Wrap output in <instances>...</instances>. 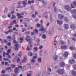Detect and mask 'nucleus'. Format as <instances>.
I'll return each mask as SVG.
<instances>
[{
	"label": "nucleus",
	"instance_id": "680f3d73",
	"mask_svg": "<svg viewBox=\"0 0 76 76\" xmlns=\"http://www.w3.org/2000/svg\"><path fill=\"white\" fill-rule=\"evenodd\" d=\"M54 11L55 12H57V10H56V7H54Z\"/></svg>",
	"mask_w": 76,
	"mask_h": 76
},
{
	"label": "nucleus",
	"instance_id": "de8ad7c7",
	"mask_svg": "<svg viewBox=\"0 0 76 76\" xmlns=\"http://www.w3.org/2000/svg\"><path fill=\"white\" fill-rule=\"evenodd\" d=\"M64 20L65 21H66V22H68V19H67V18L66 17L65 18H64Z\"/></svg>",
	"mask_w": 76,
	"mask_h": 76
},
{
	"label": "nucleus",
	"instance_id": "4d7b16f0",
	"mask_svg": "<svg viewBox=\"0 0 76 76\" xmlns=\"http://www.w3.org/2000/svg\"><path fill=\"white\" fill-rule=\"evenodd\" d=\"M26 69V65H24L23 66V70H25V69Z\"/></svg>",
	"mask_w": 76,
	"mask_h": 76
},
{
	"label": "nucleus",
	"instance_id": "ddd939ff",
	"mask_svg": "<svg viewBox=\"0 0 76 76\" xmlns=\"http://www.w3.org/2000/svg\"><path fill=\"white\" fill-rule=\"evenodd\" d=\"M64 17V16L61 14H59L58 15V18L59 19H61V18H63Z\"/></svg>",
	"mask_w": 76,
	"mask_h": 76
},
{
	"label": "nucleus",
	"instance_id": "f03ea898",
	"mask_svg": "<svg viewBox=\"0 0 76 76\" xmlns=\"http://www.w3.org/2000/svg\"><path fill=\"white\" fill-rule=\"evenodd\" d=\"M49 35H50V34H52V33L54 32V29L53 28H49Z\"/></svg>",
	"mask_w": 76,
	"mask_h": 76
},
{
	"label": "nucleus",
	"instance_id": "a19ab883",
	"mask_svg": "<svg viewBox=\"0 0 76 76\" xmlns=\"http://www.w3.org/2000/svg\"><path fill=\"white\" fill-rule=\"evenodd\" d=\"M38 61L39 62L41 63V58H39L38 59Z\"/></svg>",
	"mask_w": 76,
	"mask_h": 76
},
{
	"label": "nucleus",
	"instance_id": "bb28decb",
	"mask_svg": "<svg viewBox=\"0 0 76 76\" xmlns=\"http://www.w3.org/2000/svg\"><path fill=\"white\" fill-rule=\"evenodd\" d=\"M33 31H34L36 33V34H38V30L37 29H34Z\"/></svg>",
	"mask_w": 76,
	"mask_h": 76
},
{
	"label": "nucleus",
	"instance_id": "6ab92c4d",
	"mask_svg": "<svg viewBox=\"0 0 76 76\" xmlns=\"http://www.w3.org/2000/svg\"><path fill=\"white\" fill-rule=\"evenodd\" d=\"M61 49H66V48H67V46H61Z\"/></svg>",
	"mask_w": 76,
	"mask_h": 76
},
{
	"label": "nucleus",
	"instance_id": "f704fd0d",
	"mask_svg": "<svg viewBox=\"0 0 76 76\" xmlns=\"http://www.w3.org/2000/svg\"><path fill=\"white\" fill-rule=\"evenodd\" d=\"M42 38L44 39H45L46 38V35L45 34H43L42 36Z\"/></svg>",
	"mask_w": 76,
	"mask_h": 76
},
{
	"label": "nucleus",
	"instance_id": "13d9d810",
	"mask_svg": "<svg viewBox=\"0 0 76 76\" xmlns=\"http://www.w3.org/2000/svg\"><path fill=\"white\" fill-rule=\"evenodd\" d=\"M37 58V56H34L33 57V58H34V59H36Z\"/></svg>",
	"mask_w": 76,
	"mask_h": 76
},
{
	"label": "nucleus",
	"instance_id": "aec40b11",
	"mask_svg": "<svg viewBox=\"0 0 76 76\" xmlns=\"http://www.w3.org/2000/svg\"><path fill=\"white\" fill-rule=\"evenodd\" d=\"M19 70V69L18 68H16L15 69V73H18V71Z\"/></svg>",
	"mask_w": 76,
	"mask_h": 76
},
{
	"label": "nucleus",
	"instance_id": "dca6fc26",
	"mask_svg": "<svg viewBox=\"0 0 76 76\" xmlns=\"http://www.w3.org/2000/svg\"><path fill=\"white\" fill-rule=\"evenodd\" d=\"M26 40L27 42H29L30 43V44H31L32 43V42H31V39H28L27 38H26L25 39Z\"/></svg>",
	"mask_w": 76,
	"mask_h": 76
},
{
	"label": "nucleus",
	"instance_id": "a211bd4d",
	"mask_svg": "<svg viewBox=\"0 0 76 76\" xmlns=\"http://www.w3.org/2000/svg\"><path fill=\"white\" fill-rule=\"evenodd\" d=\"M72 75L74 76H76V72L75 71H72Z\"/></svg>",
	"mask_w": 76,
	"mask_h": 76
},
{
	"label": "nucleus",
	"instance_id": "5fc2aeb1",
	"mask_svg": "<svg viewBox=\"0 0 76 76\" xmlns=\"http://www.w3.org/2000/svg\"><path fill=\"white\" fill-rule=\"evenodd\" d=\"M2 60V56H1V55H0V61H1Z\"/></svg>",
	"mask_w": 76,
	"mask_h": 76
},
{
	"label": "nucleus",
	"instance_id": "393cba45",
	"mask_svg": "<svg viewBox=\"0 0 76 76\" xmlns=\"http://www.w3.org/2000/svg\"><path fill=\"white\" fill-rule=\"evenodd\" d=\"M69 49L71 50H75V48L71 46L69 47Z\"/></svg>",
	"mask_w": 76,
	"mask_h": 76
},
{
	"label": "nucleus",
	"instance_id": "f257e3e1",
	"mask_svg": "<svg viewBox=\"0 0 76 76\" xmlns=\"http://www.w3.org/2000/svg\"><path fill=\"white\" fill-rule=\"evenodd\" d=\"M57 72H58L59 75H61V74H63L64 73V70L62 69H59L57 70Z\"/></svg>",
	"mask_w": 76,
	"mask_h": 76
},
{
	"label": "nucleus",
	"instance_id": "58836bf2",
	"mask_svg": "<svg viewBox=\"0 0 76 76\" xmlns=\"http://www.w3.org/2000/svg\"><path fill=\"white\" fill-rule=\"evenodd\" d=\"M48 71L50 72H51V69L50 68H48Z\"/></svg>",
	"mask_w": 76,
	"mask_h": 76
},
{
	"label": "nucleus",
	"instance_id": "39448f33",
	"mask_svg": "<svg viewBox=\"0 0 76 76\" xmlns=\"http://www.w3.org/2000/svg\"><path fill=\"white\" fill-rule=\"evenodd\" d=\"M27 58H24L21 61V63H26L27 62Z\"/></svg>",
	"mask_w": 76,
	"mask_h": 76
},
{
	"label": "nucleus",
	"instance_id": "69168bd1",
	"mask_svg": "<svg viewBox=\"0 0 76 76\" xmlns=\"http://www.w3.org/2000/svg\"><path fill=\"white\" fill-rule=\"evenodd\" d=\"M73 17L74 18V19H76V15H72Z\"/></svg>",
	"mask_w": 76,
	"mask_h": 76
},
{
	"label": "nucleus",
	"instance_id": "6e6552de",
	"mask_svg": "<svg viewBox=\"0 0 76 76\" xmlns=\"http://www.w3.org/2000/svg\"><path fill=\"white\" fill-rule=\"evenodd\" d=\"M64 28L65 29H69V25L67 24H65L64 25Z\"/></svg>",
	"mask_w": 76,
	"mask_h": 76
},
{
	"label": "nucleus",
	"instance_id": "f8f14e48",
	"mask_svg": "<svg viewBox=\"0 0 76 76\" xmlns=\"http://www.w3.org/2000/svg\"><path fill=\"white\" fill-rule=\"evenodd\" d=\"M70 27L71 29H75V28H76V27H75V26H74V25L72 24L70 26Z\"/></svg>",
	"mask_w": 76,
	"mask_h": 76
},
{
	"label": "nucleus",
	"instance_id": "c9c22d12",
	"mask_svg": "<svg viewBox=\"0 0 76 76\" xmlns=\"http://www.w3.org/2000/svg\"><path fill=\"white\" fill-rule=\"evenodd\" d=\"M34 50L35 51H37L38 50V48L37 47H34L33 48Z\"/></svg>",
	"mask_w": 76,
	"mask_h": 76
},
{
	"label": "nucleus",
	"instance_id": "cd10ccee",
	"mask_svg": "<svg viewBox=\"0 0 76 76\" xmlns=\"http://www.w3.org/2000/svg\"><path fill=\"white\" fill-rule=\"evenodd\" d=\"M40 42V40L39 39H37V45H39V42Z\"/></svg>",
	"mask_w": 76,
	"mask_h": 76
},
{
	"label": "nucleus",
	"instance_id": "09e8293b",
	"mask_svg": "<svg viewBox=\"0 0 76 76\" xmlns=\"http://www.w3.org/2000/svg\"><path fill=\"white\" fill-rule=\"evenodd\" d=\"M4 42L5 43H7V42H8V41L6 39H4Z\"/></svg>",
	"mask_w": 76,
	"mask_h": 76
},
{
	"label": "nucleus",
	"instance_id": "4be33fe9",
	"mask_svg": "<svg viewBox=\"0 0 76 76\" xmlns=\"http://www.w3.org/2000/svg\"><path fill=\"white\" fill-rule=\"evenodd\" d=\"M53 58L54 60H56L57 59V55H54L53 56Z\"/></svg>",
	"mask_w": 76,
	"mask_h": 76
},
{
	"label": "nucleus",
	"instance_id": "f3484780",
	"mask_svg": "<svg viewBox=\"0 0 76 76\" xmlns=\"http://www.w3.org/2000/svg\"><path fill=\"white\" fill-rule=\"evenodd\" d=\"M26 3L27 2L26 1H23L22 3L23 4V5H25L24 6H23V7H26V5H25L26 4Z\"/></svg>",
	"mask_w": 76,
	"mask_h": 76
},
{
	"label": "nucleus",
	"instance_id": "1a4fd4ad",
	"mask_svg": "<svg viewBox=\"0 0 76 76\" xmlns=\"http://www.w3.org/2000/svg\"><path fill=\"white\" fill-rule=\"evenodd\" d=\"M65 65V64H64V63L63 62H61L59 64V66L60 67H64Z\"/></svg>",
	"mask_w": 76,
	"mask_h": 76
},
{
	"label": "nucleus",
	"instance_id": "ea45409f",
	"mask_svg": "<svg viewBox=\"0 0 76 76\" xmlns=\"http://www.w3.org/2000/svg\"><path fill=\"white\" fill-rule=\"evenodd\" d=\"M8 32H9V33H12V32H13V30L10 29V30H8Z\"/></svg>",
	"mask_w": 76,
	"mask_h": 76
},
{
	"label": "nucleus",
	"instance_id": "37998d69",
	"mask_svg": "<svg viewBox=\"0 0 76 76\" xmlns=\"http://www.w3.org/2000/svg\"><path fill=\"white\" fill-rule=\"evenodd\" d=\"M17 63H19L20 61V59L19 58H18L17 60Z\"/></svg>",
	"mask_w": 76,
	"mask_h": 76
},
{
	"label": "nucleus",
	"instance_id": "79ce46f5",
	"mask_svg": "<svg viewBox=\"0 0 76 76\" xmlns=\"http://www.w3.org/2000/svg\"><path fill=\"white\" fill-rule=\"evenodd\" d=\"M11 66L12 68H15L16 67V65L14 64H12L11 65Z\"/></svg>",
	"mask_w": 76,
	"mask_h": 76
},
{
	"label": "nucleus",
	"instance_id": "c03bdc74",
	"mask_svg": "<svg viewBox=\"0 0 76 76\" xmlns=\"http://www.w3.org/2000/svg\"><path fill=\"white\" fill-rule=\"evenodd\" d=\"M42 48H43V46L41 45L39 47V50H41V49H42Z\"/></svg>",
	"mask_w": 76,
	"mask_h": 76
},
{
	"label": "nucleus",
	"instance_id": "4c0bfd02",
	"mask_svg": "<svg viewBox=\"0 0 76 76\" xmlns=\"http://www.w3.org/2000/svg\"><path fill=\"white\" fill-rule=\"evenodd\" d=\"M22 29L23 30L22 31V32H25V31H26V29L25 28H22Z\"/></svg>",
	"mask_w": 76,
	"mask_h": 76
},
{
	"label": "nucleus",
	"instance_id": "c85d7f7f",
	"mask_svg": "<svg viewBox=\"0 0 76 76\" xmlns=\"http://www.w3.org/2000/svg\"><path fill=\"white\" fill-rule=\"evenodd\" d=\"M27 66L29 67V69H31V65L30 63H28L27 64Z\"/></svg>",
	"mask_w": 76,
	"mask_h": 76
},
{
	"label": "nucleus",
	"instance_id": "9d476101",
	"mask_svg": "<svg viewBox=\"0 0 76 76\" xmlns=\"http://www.w3.org/2000/svg\"><path fill=\"white\" fill-rule=\"evenodd\" d=\"M69 53L67 52H65L64 54V57H67L68 56Z\"/></svg>",
	"mask_w": 76,
	"mask_h": 76
},
{
	"label": "nucleus",
	"instance_id": "7ed1b4c3",
	"mask_svg": "<svg viewBox=\"0 0 76 76\" xmlns=\"http://www.w3.org/2000/svg\"><path fill=\"white\" fill-rule=\"evenodd\" d=\"M64 8L66 9V10H68L69 11H70V10H71V8L69 5L65 6L64 7Z\"/></svg>",
	"mask_w": 76,
	"mask_h": 76
},
{
	"label": "nucleus",
	"instance_id": "774afa93",
	"mask_svg": "<svg viewBox=\"0 0 76 76\" xmlns=\"http://www.w3.org/2000/svg\"><path fill=\"white\" fill-rule=\"evenodd\" d=\"M31 74H27V76H31Z\"/></svg>",
	"mask_w": 76,
	"mask_h": 76
},
{
	"label": "nucleus",
	"instance_id": "603ef678",
	"mask_svg": "<svg viewBox=\"0 0 76 76\" xmlns=\"http://www.w3.org/2000/svg\"><path fill=\"white\" fill-rule=\"evenodd\" d=\"M73 68L75 70H76V65H74L73 66Z\"/></svg>",
	"mask_w": 76,
	"mask_h": 76
},
{
	"label": "nucleus",
	"instance_id": "473e14b6",
	"mask_svg": "<svg viewBox=\"0 0 76 76\" xmlns=\"http://www.w3.org/2000/svg\"><path fill=\"white\" fill-rule=\"evenodd\" d=\"M12 16V17L11 18V19H15L16 18V16L14 15H13Z\"/></svg>",
	"mask_w": 76,
	"mask_h": 76
},
{
	"label": "nucleus",
	"instance_id": "c756f323",
	"mask_svg": "<svg viewBox=\"0 0 76 76\" xmlns=\"http://www.w3.org/2000/svg\"><path fill=\"white\" fill-rule=\"evenodd\" d=\"M30 34V32L29 31H26L24 33V35H28Z\"/></svg>",
	"mask_w": 76,
	"mask_h": 76
},
{
	"label": "nucleus",
	"instance_id": "5701e85b",
	"mask_svg": "<svg viewBox=\"0 0 76 76\" xmlns=\"http://www.w3.org/2000/svg\"><path fill=\"white\" fill-rule=\"evenodd\" d=\"M39 54L40 56H42V53H43V51L42 50H40L39 51Z\"/></svg>",
	"mask_w": 76,
	"mask_h": 76
},
{
	"label": "nucleus",
	"instance_id": "b1692460",
	"mask_svg": "<svg viewBox=\"0 0 76 76\" xmlns=\"http://www.w3.org/2000/svg\"><path fill=\"white\" fill-rule=\"evenodd\" d=\"M47 13V12H45L43 15V17H45V16H46L47 15H48V13Z\"/></svg>",
	"mask_w": 76,
	"mask_h": 76
},
{
	"label": "nucleus",
	"instance_id": "2eb2a0df",
	"mask_svg": "<svg viewBox=\"0 0 76 76\" xmlns=\"http://www.w3.org/2000/svg\"><path fill=\"white\" fill-rule=\"evenodd\" d=\"M57 22L58 24L59 25H61V24L63 23V22H62V21L59 20H57Z\"/></svg>",
	"mask_w": 76,
	"mask_h": 76
},
{
	"label": "nucleus",
	"instance_id": "e433bc0d",
	"mask_svg": "<svg viewBox=\"0 0 76 76\" xmlns=\"http://www.w3.org/2000/svg\"><path fill=\"white\" fill-rule=\"evenodd\" d=\"M73 55L74 58H76V53H74Z\"/></svg>",
	"mask_w": 76,
	"mask_h": 76
},
{
	"label": "nucleus",
	"instance_id": "0e129e2a",
	"mask_svg": "<svg viewBox=\"0 0 76 76\" xmlns=\"http://www.w3.org/2000/svg\"><path fill=\"white\" fill-rule=\"evenodd\" d=\"M4 33L5 34H8L9 33V32L8 31H5L4 32Z\"/></svg>",
	"mask_w": 76,
	"mask_h": 76
},
{
	"label": "nucleus",
	"instance_id": "2f4dec72",
	"mask_svg": "<svg viewBox=\"0 0 76 76\" xmlns=\"http://www.w3.org/2000/svg\"><path fill=\"white\" fill-rule=\"evenodd\" d=\"M12 39V37H11L10 36H8L7 37V39Z\"/></svg>",
	"mask_w": 76,
	"mask_h": 76
},
{
	"label": "nucleus",
	"instance_id": "e2e57ef3",
	"mask_svg": "<svg viewBox=\"0 0 76 76\" xmlns=\"http://www.w3.org/2000/svg\"><path fill=\"white\" fill-rule=\"evenodd\" d=\"M28 3L29 4H31V1H28Z\"/></svg>",
	"mask_w": 76,
	"mask_h": 76
},
{
	"label": "nucleus",
	"instance_id": "0eeeda50",
	"mask_svg": "<svg viewBox=\"0 0 76 76\" xmlns=\"http://www.w3.org/2000/svg\"><path fill=\"white\" fill-rule=\"evenodd\" d=\"M39 31H43V34H44V33H45V31H46L44 27H43L42 28L39 29Z\"/></svg>",
	"mask_w": 76,
	"mask_h": 76
},
{
	"label": "nucleus",
	"instance_id": "6e6d98bb",
	"mask_svg": "<svg viewBox=\"0 0 76 76\" xmlns=\"http://www.w3.org/2000/svg\"><path fill=\"white\" fill-rule=\"evenodd\" d=\"M73 4L74 6H76V2L74 1L73 2Z\"/></svg>",
	"mask_w": 76,
	"mask_h": 76
},
{
	"label": "nucleus",
	"instance_id": "49530a36",
	"mask_svg": "<svg viewBox=\"0 0 76 76\" xmlns=\"http://www.w3.org/2000/svg\"><path fill=\"white\" fill-rule=\"evenodd\" d=\"M11 69V67H8L7 68H6V70H10Z\"/></svg>",
	"mask_w": 76,
	"mask_h": 76
},
{
	"label": "nucleus",
	"instance_id": "a878e982",
	"mask_svg": "<svg viewBox=\"0 0 76 76\" xmlns=\"http://www.w3.org/2000/svg\"><path fill=\"white\" fill-rule=\"evenodd\" d=\"M60 43L61 44H62V45H63V44H65L66 43V42L62 40L60 41Z\"/></svg>",
	"mask_w": 76,
	"mask_h": 76
},
{
	"label": "nucleus",
	"instance_id": "412c9836",
	"mask_svg": "<svg viewBox=\"0 0 76 76\" xmlns=\"http://www.w3.org/2000/svg\"><path fill=\"white\" fill-rule=\"evenodd\" d=\"M28 56H32L33 55V53L31 52H28Z\"/></svg>",
	"mask_w": 76,
	"mask_h": 76
},
{
	"label": "nucleus",
	"instance_id": "72a5a7b5",
	"mask_svg": "<svg viewBox=\"0 0 76 76\" xmlns=\"http://www.w3.org/2000/svg\"><path fill=\"white\" fill-rule=\"evenodd\" d=\"M18 56H20V57L21 56H22V52H19V53H18Z\"/></svg>",
	"mask_w": 76,
	"mask_h": 76
},
{
	"label": "nucleus",
	"instance_id": "4468645a",
	"mask_svg": "<svg viewBox=\"0 0 76 76\" xmlns=\"http://www.w3.org/2000/svg\"><path fill=\"white\" fill-rule=\"evenodd\" d=\"M17 16H18V18H23V16H21V14L18 13L17 14Z\"/></svg>",
	"mask_w": 76,
	"mask_h": 76
},
{
	"label": "nucleus",
	"instance_id": "338daca9",
	"mask_svg": "<svg viewBox=\"0 0 76 76\" xmlns=\"http://www.w3.org/2000/svg\"><path fill=\"white\" fill-rule=\"evenodd\" d=\"M6 54V53L5 52H3V56L4 57H5V56Z\"/></svg>",
	"mask_w": 76,
	"mask_h": 76
},
{
	"label": "nucleus",
	"instance_id": "423d86ee",
	"mask_svg": "<svg viewBox=\"0 0 76 76\" xmlns=\"http://www.w3.org/2000/svg\"><path fill=\"white\" fill-rule=\"evenodd\" d=\"M75 63V61L73 60V59H71L69 61V64H72Z\"/></svg>",
	"mask_w": 76,
	"mask_h": 76
},
{
	"label": "nucleus",
	"instance_id": "a18cd8bd",
	"mask_svg": "<svg viewBox=\"0 0 76 76\" xmlns=\"http://www.w3.org/2000/svg\"><path fill=\"white\" fill-rule=\"evenodd\" d=\"M32 17L33 18H35L36 17V15L35 14H33L32 15Z\"/></svg>",
	"mask_w": 76,
	"mask_h": 76
},
{
	"label": "nucleus",
	"instance_id": "7c9ffc66",
	"mask_svg": "<svg viewBox=\"0 0 76 76\" xmlns=\"http://www.w3.org/2000/svg\"><path fill=\"white\" fill-rule=\"evenodd\" d=\"M72 13H76V10H74L72 11Z\"/></svg>",
	"mask_w": 76,
	"mask_h": 76
},
{
	"label": "nucleus",
	"instance_id": "20e7f679",
	"mask_svg": "<svg viewBox=\"0 0 76 76\" xmlns=\"http://www.w3.org/2000/svg\"><path fill=\"white\" fill-rule=\"evenodd\" d=\"M12 38L14 40L13 41L14 43H15V44L18 43V42L16 41V40H15V39H16V37H15V35H12Z\"/></svg>",
	"mask_w": 76,
	"mask_h": 76
},
{
	"label": "nucleus",
	"instance_id": "3c124183",
	"mask_svg": "<svg viewBox=\"0 0 76 76\" xmlns=\"http://www.w3.org/2000/svg\"><path fill=\"white\" fill-rule=\"evenodd\" d=\"M42 3H43L44 4H46V3L45 2V1H44V0H42L41 1Z\"/></svg>",
	"mask_w": 76,
	"mask_h": 76
},
{
	"label": "nucleus",
	"instance_id": "8fccbe9b",
	"mask_svg": "<svg viewBox=\"0 0 76 76\" xmlns=\"http://www.w3.org/2000/svg\"><path fill=\"white\" fill-rule=\"evenodd\" d=\"M31 61L32 63H35V60L34 59H32L31 60Z\"/></svg>",
	"mask_w": 76,
	"mask_h": 76
},
{
	"label": "nucleus",
	"instance_id": "052dcab7",
	"mask_svg": "<svg viewBox=\"0 0 76 76\" xmlns=\"http://www.w3.org/2000/svg\"><path fill=\"white\" fill-rule=\"evenodd\" d=\"M5 72H6V71L4 70H2L1 72L2 73H4Z\"/></svg>",
	"mask_w": 76,
	"mask_h": 76
},
{
	"label": "nucleus",
	"instance_id": "9b49d317",
	"mask_svg": "<svg viewBox=\"0 0 76 76\" xmlns=\"http://www.w3.org/2000/svg\"><path fill=\"white\" fill-rule=\"evenodd\" d=\"M15 49L16 50L18 51V50L19 48H18V47H19V45L18 44H16V45H15Z\"/></svg>",
	"mask_w": 76,
	"mask_h": 76
},
{
	"label": "nucleus",
	"instance_id": "bf43d9fd",
	"mask_svg": "<svg viewBox=\"0 0 76 76\" xmlns=\"http://www.w3.org/2000/svg\"><path fill=\"white\" fill-rule=\"evenodd\" d=\"M7 16L9 17V18H10V17H11V15H10V13H9L7 15Z\"/></svg>",
	"mask_w": 76,
	"mask_h": 76
},
{
	"label": "nucleus",
	"instance_id": "864d4df0",
	"mask_svg": "<svg viewBox=\"0 0 76 76\" xmlns=\"http://www.w3.org/2000/svg\"><path fill=\"white\" fill-rule=\"evenodd\" d=\"M13 23H15V24H16L18 23V22H16V20H13Z\"/></svg>",
	"mask_w": 76,
	"mask_h": 76
}]
</instances>
